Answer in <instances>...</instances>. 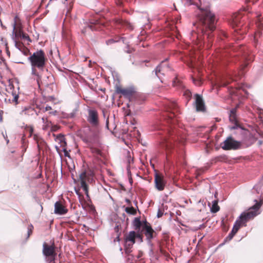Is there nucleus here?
Instances as JSON below:
<instances>
[{"instance_id": "1", "label": "nucleus", "mask_w": 263, "mask_h": 263, "mask_svg": "<svg viewBox=\"0 0 263 263\" xmlns=\"http://www.w3.org/2000/svg\"><path fill=\"white\" fill-rule=\"evenodd\" d=\"M200 11L199 14L198 22L196 30L191 33L192 40L199 45V47L206 46L210 48L213 45L215 36L216 35V42L224 41L228 36L223 31L216 28V19L215 14L210 10V6H198Z\"/></svg>"}, {"instance_id": "2", "label": "nucleus", "mask_w": 263, "mask_h": 263, "mask_svg": "<svg viewBox=\"0 0 263 263\" xmlns=\"http://www.w3.org/2000/svg\"><path fill=\"white\" fill-rule=\"evenodd\" d=\"M175 118V117H173V120L172 121H169L168 122V121L163 117L164 121L170 125L169 127H167L166 129L164 128V123H160V124L158 125L156 127V130L158 131L157 134L160 136V144L162 146L165 147L166 148H172L173 146V142L168 138V137L172 139L173 141L176 140V139H175L174 135L175 133L174 129V127H172L171 125V124H174L175 122L177 121V119H174ZM176 118H177V117Z\"/></svg>"}, {"instance_id": "3", "label": "nucleus", "mask_w": 263, "mask_h": 263, "mask_svg": "<svg viewBox=\"0 0 263 263\" xmlns=\"http://www.w3.org/2000/svg\"><path fill=\"white\" fill-rule=\"evenodd\" d=\"M31 66H36L39 69L42 70L45 66L47 59L44 51L40 49L31 54L28 58Z\"/></svg>"}, {"instance_id": "4", "label": "nucleus", "mask_w": 263, "mask_h": 263, "mask_svg": "<svg viewBox=\"0 0 263 263\" xmlns=\"http://www.w3.org/2000/svg\"><path fill=\"white\" fill-rule=\"evenodd\" d=\"M165 113L163 117L166 119L168 122L173 120V117H177L180 114V110L177 104L173 101H167L164 104Z\"/></svg>"}, {"instance_id": "5", "label": "nucleus", "mask_w": 263, "mask_h": 263, "mask_svg": "<svg viewBox=\"0 0 263 263\" xmlns=\"http://www.w3.org/2000/svg\"><path fill=\"white\" fill-rule=\"evenodd\" d=\"M43 254L45 257L48 262H53L57 256L55 247L54 243L50 246L46 242H44L43 245Z\"/></svg>"}, {"instance_id": "6", "label": "nucleus", "mask_w": 263, "mask_h": 263, "mask_svg": "<svg viewBox=\"0 0 263 263\" xmlns=\"http://www.w3.org/2000/svg\"><path fill=\"white\" fill-rule=\"evenodd\" d=\"M220 146L224 150L237 149L240 146V143L230 136L221 143Z\"/></svg>"}, {"instance_id": "7", "label": "nucleus", "mask_w": 263, "mask_h": 263, "mask_svg": "<svg viewBox=\"0 0 263 263\" xmlns=\"http://www.w3.org/2000/svg\"><path fill=\"white\" fill-rule=\"evenodd\" d=\"M168 58H166L164 60L162 61L161 63L159 64L154 70L155 75L160 80L161 83H163V81L162 80V77L160 76V74L164 76L165 75V72L167 69L169 68L168 64L166 63V62Z\"/></svg>"}, {"instance_id": "8", "label": "nucleus", "mask_w": 263, "mask_h": 263, "mask_svg": "<svg viewBox=\"0 0 263 263\" xmlns=\"http://www.w3.org/2000/svg\"><path fill=\"white\" fill-rule=\"evenodd\" d=\"M142 232L145 235L146 239L148 241V244L150 246L152 245L151 240L154 238V230L152 228L150 224L145 220L144 221V226L143 229L141 230Z\"/></svg>"}, {"instance_id": "9", "label": "nucleus", "mask_w": 263, "mask_h": 263, "mask_svg": "<svg viewBox=\"0 0 263 263\" xmlns=\"http://www.w3.org/2000/svg\"><path fill=\"white\" fill-rule=\"evenodd\" d=\"M88 121L93 126H97L99 125V117L98 111L96 109H88Z\"/></svg>"}, {"instance_id": "10", "label": "nucleus", "mask_w": 263, "mask_h": 263, "mask_svg": "<svg viewBox=\"0 0 263 263\" xmlns=\"http://www.w3.org/2000/svg\"><path fill=\"white\" fill-rule=\"evenodd\" d=\"M116 92L117 93L122 94L125 98L129 99L136 92V90L133 86L126 88H121L119 86H117Z\"/></svg>"}, {"instance_id": "11", "label": "nucleus", "mask_w": 263, "mask_h": 263, "mask_svg": "<svg viewBox=\"0 0 263 263\" xmlns=\"http://www.w3.org/2000/svg\"><path fill=\"white\" fill-rule=\"evenodd\" d=\"M242 16L240 13L234 14L232 16L230 21V24L232 27L234 28L235 27H242L243 23L241 21Z\"/></svg>"}, {"instance_id": "12", "label": "nucleus", "mask_w": 263, "mask_h": 263, "mask_svg": "<svg viewBox=\"0 0 263 263\" xmlns=\"http://www.w3.org/2000/svg\"><path fill=\"white\" fill-rule=\"evenodd\" d=\"M256 216L255 213H250L249 211L247 212H243L239 216L238 218L236 221H238V224H240V227L242 224L246 223L250 219L253 218Z\"/></svg>"}, {"instance_id": "13", "label": "nucleus", "mask_w": 263, "mask_h": 263, "mask_svg": "<svg viewBox=\"0 0 263 263\" xmlns=\"http://www.w3.org/2000/svg\"><path fill=\"white\" fill-rule=\"evenodd\" d=\"M195 99V105L197 111H203L205 110L204 103L201 95L195 93L194 95Z\"/></svg>"}, {"instance_id": "14", "label": "nucleus", "mask_w": 263, "mask_h": 263, "mask_svg": "<svg viewBox=\"0 0 263 263\" xmlns=\"http://www.w3.org/2000/svg\"><path fill=\"white\" fill-rule=\"evenodd\" d=\"M155 184L156 188L158 191L163 190L165 185V181L163 177L156 173L155 175Z\"/></svg>"}, {"instance_id": "15", "label": "nucleus", "mask_w": 263, "mask_h": 263, "mask_svg": "<svg viewBox=\"0 0 263 263\" xmlns=\"http://www.w3.org/2000/svg\"><path fill=\"white\" fill-rule=\"evenodd\" d=\"M86 177V173L85 171L83 172L80 175V179L81 180V186L84 191L87 197L89 199L90 198L88 194V187L87 184L86 183L85 181Z\"/></svg>"}, {"instance_id": "16", "label": "nucleus", "mask_w": 263, "mask_h": 263, "mask_svg": "<svg viewBox=\"0 0 263 263\" xmlns=\"http://www.w3.org/2000/svg\"><path fill=\"white\" fill-rule=\"evenodd\" d=\"M240 228V224H238V221H236L233 226L232 230L229 234V235L225 238L224 242H227L230 241L238 232Z\"/></svg>"}, {"instance_id": "17", "label": "nucleus", "mask_w": 263, "mask_h": 263, "mask_svg": "<svg viewBox=\"0 0 263 263\" xmlns=\"http://www.w3.org/2000/svg\"><path fill=\"white\" fill-rule=\"evenodd\" d=\"M68 210L62 204L60 201H57L54 204V213L62 215L67 213Z\"/></svg>"}, {"instance_id": "18", "label": "nucleus", "mask_w": 263, "mask_h": 263, "mask_svg": "<svg viewBox=\"0 0 263 263\" xmlns=\"http://www.w3.org/2000/svg\"><path fill=\"white\" fill-rule=\"evenodd\" d=\"M144 221H141L140 217H135L133 222V224L136 231H140L144 226Z\"/></svg>"}, {"instance_id": "19", "label": "nucleus", "mask_w": 263, "mask_h": 263, "mask_svg": "<svg viewBox=\"0 0 263 263\" xmlns=\"http://www.w3.org/2000/svg\"><path fill=\"white\" fill-rule=\"evenodd\" d=\"M253 61V57L252 56L248 55L247 53H244L243 54L242 62L241 63L242 69L243 70V69L248 66L249 63Z\"/></svg>"}, {"instance_id": "20", "label": "nucleus", "mask_w": 263, "mask_h": 263, "mask_svg": "<svg viewBox=\"0 0 263 263\" xmlns=\"http://www.w3.org/2000/svg\"><path fill=\"white\" fill-rule=\"evenodd\" d=\"M254 201L255 202V204H254L253 206H252L251 208H250V210L251 211H249L250 213H255V214H256V216L257 215V211L258 210L260 209V208L261 207V206L262 205V201L261 200L259 202H258V201L255 199L254 200Z\"/></svg>"}, {"instance_id": "21", "label": "nucleus", "mask_w": 263, "mask_h": 263, "mask_svg": "<svg viewBox=\"0 0 263 263\" xmlns=\"http://www.w3.org/2000/svg\"><path fill=\"white\" fill-rule=\"evenodd\" d=\"M254 201L255 202V204H254L253 206H252L251 208H250V210L251 211H249L250 213H255V214H256V216L257 215V211L258 210L260 209V208L261 207V206L262 205V201L261 200L259 202H258V201L255 199L254 200Z\"/></svg>"}, {"instance_id": "22", "label": "nucleus", "mask_w": 263, "mask_h": 263, "mask_svg": "<svg viewBox=\"0 0 263 263\" xmlns=\"http://www.w3.org/2000/svg\"><path fill=\"white\" fill-rule=\"evenodd\" d=\"M136 232L134 231H130L128 235L126 237L125 240L130 241L131 243H135Z\"/></svg>"}, {"instance_id": "23", "label": "nucleus", "mask_w": 263, "mask_h": 263, "mask_svg": "<svg viewBox=\"0 0 263 263\" xmlns=\"http://www.w3.org/2000/svg\"><path fill=\"white\" fill-rule=\"evenodd\" d=\"M240 90H242L243 91H245L243 86L242 84H241L240 85H238L237 87H236L234 88H232L230 90V94L232 95L238 96L239 95V91Z\"/></svg>"}, {"instance_id": "24", "label": "nucleus", "mask_w": 263, "mask_h": 263, "mask_svg": "<svg viewBox=\"0 0 263 263\" xmlns=\"http://www.w3.org/2000/svg\"><path fill=\"white\" fill-rule=\"evenodd\" d=\"M234 29V32L236 34H235V35H236V34L240 35V36H242V34L245 33L246 32L247 29L246 28L245 29L242 28V27L238 28L235 27ZM241 39V36L238 37L237 38V40H240Z\"/></svg>"}, {"instance_id": "25", "label": "nucleus", "mask_w": 263, "mask_h": 263, "mask_svg": "<svg viewBox=\"0 0 263 263\" xmlns=\"http://www.w3.org/2000/svg\"><path fill=\"white\" fill-rule=\"evenodd\" d=\"M238 107V105H237L236 107L231 109L229 115V120L230 122L235 121V119H236V111Z\"/></svg>"}, {"instance_id": "26", "label": "nucleus", "mask_w": 263, "mask_h": 263, "mask_svg": "<svg viewBox=\"0 0 263 263\" xmlns=\"http://www.w3.org/2000/svg\"><path fill=\"white\" fill-rule=\"evenodd\" d=\"M211 208V212L213 213H217L220 209L219 206L218 205V201L214 200L212 201V205Z\"/></svg>"}, {"instance_id": "27", "label": "nucleus", "mask_w": 263, "mask_h": 263, "mask_svg": "<svg viewBox=\"0 0 263 263\" xmlns=\"http://www.w3.org/2000/svg\"><path fill=\"white\" fill-rule=\"evenodd\" d=\"M57 139L59 141V142L61 143V146L65 147L67 143L65 141V139L63 135L61 134H59L57 136Z\"/></svg>"}, {"instance_id": "28", "label": "nucleus", "mask_w": 263, "mask_h": 263, "mask_svg": "<svg viewBox=\"0 0 263 263\" xmlns=\"http://www.w3.org/2000/svg\"><path fill=\"white\" fill-rule=\"evenodd\" d=\"M125 211L127 213L133 215H136L137 213L136 209H134L133 206L126 207L125 209Z\"/></svg>"}, {"instance_id": "29", "label": "nucleus", "mask_w": 263, "mask_h": 263, "mask_svg": "<svg viewBox=\"0 0 263 263\" xmlns=\"http://www.w3.org/2000/svg\"><path fill=\"white\" fill-rule=\"evenodd\" d=\"M141 232V230L140 231H136V236L135 238H137L139 240L140 242H143V236Z\"/></svg>"}, {"instance_id": "30", "label": "nucleus", "mask_w": 263, "mask_h": 263, "mask_svg": "<svg viewBox=\"0 0 263 263\" xmlns=\"http://www.w3.org/2000/svg\"><path fill=\"white\" fill-rule=\"evenodd\" d=\"M35 68H36V66H31V74L36 76L38 78L41 79V77L37 72Z\"/></svg>"}, {"instance_id": "31", "label": "nucleus", "mask_w": 263, "mask_h": 263, "mask_svg": "<svg viewBox=\"0 0 263 263\" xmlns=\"http://www.w3.org/2000/svg\"><path fill=\"white\" fill-rule=\"evenodd\" d=\"M184 95L187 99L188 101L192 98V93L189 90H186L184 92Z\"/></svg>"}, {"instance_id": "32", "label": "nucleus", "mask_w": 263, "mask_h": 263, "mask_svg": "<svg viewBox=\"0 0 263 263\" xmlns=\"http://www.w3.org/2000/svg\"><path fill=\"white\" fill-rule=\"evenodd\" d=\"M256 24L258 29H261L263 27V23L260 17H258L256 22Z\"/></svg>"}, {"instance_id": "33", "label": "nucleus", "mask_w": 263, "mask_h": 263, "mask_svg": "<svg viewBox=\"0 0 263 263\" xmlns=\"http://www.w3.org/2000/svg\"><path fill=\"white\" fill-rule=\"evenodd\" d=\"M21 51L25 55H27L28 54H31V53L30 52L29 49L28 48L26 47L25 46H24L23 47V48L22 49V50Z\"/></svg>"}, {"instance_id": "34", "label": "nucleus", "mask_w": 263, "mask_h": 263, "mask_svg": "<svg viewBox=\"0 0 263 263\" xmlns=\"http://www.w3.org/2000/svg\"><path fill=\"white\" fill-rule=\"evenodd\" d=\"M20 36L23 39H26L27 41H28L29 42H31V40L29 37V35L26 33H21Z\"/></svg>"}, {"instance_id": "35", "label": "nucleus", "mask_w": 263, "mask_h": 263, "mask_svg": "<svg viewBox=\"0 0 263 263\" xmlns=\"http://www.w3.org/2000/svg\"><path fill=\"white\" fill-rule=\"evenodd\" d=\"M33 229V227L31 224L28 226L27 239H28L30 237V235L32 234Z\"/></svg>"}, {"instance_id": "36", "label": "nucleus", "mask_w": 263, "mask_h": 263, "mask_svg": "<svg viewBox=\"0 0 263 263\" xmlns=\"http://www.w3.org/2000/svg\"><path fill=\"white\" fill-rule=\"evenodd\" d=\"M15 46L16 48H17L20 51H21L22 49L24 47V45L22 43H18L16 41H15Z\"/></svg>"}, {"instance_id": "37", "label": "nucleus", "mask_w": 263, "mask_h": 263, "mask_svg": "<svg viewBox=\"0 0 263 263\" xmlns=\"http://www.w3.org/2000/svg\"><path fill=\"white\" fill-rule=\"evenodd\" d=\"M134 244V243H131V242H130V241L125 240L124 241V248L132 249Z\"/></svg>"}, {"instance_id": "38", "label": "nucleus", "mask_w": 263, "mask_h": 263, "mask_svg": "<svg viewBox=\"0 0 263 263\" xmlns=\"http://www.w3.org/2000/svg\"><path fill=\"white\" fill-rule=\"evenodd\" d=\"M232 122L234 124L233 126H232L231 127V129H238V128H240V126L238 124V123L237 122V119H235V121H233Z\"/></svg>"}, {"instance_id": "39", "label": "nucleus", "mask_w": 263, "mask_h": 263, "mask_svg": "<svg viewBox=\"0 0 263 263\" xmlns=\"http://www.w3.org/2000/svg\"><path fill=\"white\" fill-rule=\"evenodd\" d=\"M91 152L92 153H93L98 156L101 155V152L100 151V149H99L97 148H93V147L91 148Z\"/></svg>"}, {"instance_id": "40", "label": "nucleus", "mask_w": 263, "mask_h": 263, "mask_svg": "<svg viewBox=\"0 0 263 263\" xmlns=\"http://www.w3.org/2000/svg\"><path fill=\"white\" fill-rule=\"evenodd\" d=\"M123 25H124L125 26H126L127 28H128L130 30H133L134 29V27H133V25L130 23H129L127 21H124L123 22Z\"/></svg>"}, {"instance_id": "41", "label": "nucleus", "mask_w": 263, "mask_h": 263, "mask_svg": "<svg viewBox=\"0 0 263 263\" xmlns=\"http://www.w3.org/2000/svg\"><path fill=\"white\" fill-rule=\"evenodd\" d=\"M12 95L13 96V101L15 102L16 104H18V95L14 92H12Z\"/></svg>"}, {"instance_id": "42", "label": "nucleus", "mask_w": 263, "mask_h": 263, "mask_svg": "<svg viewBox=\"0 0 263 263\" xmlns=\"http://www.w3.org/2000/svg\"><path fill=\"white\" fill-rule=\"evenodd\" d=\"M126 258L128 261H131L130 263H133V260L135 259V256L133 255H128L126 256Z\"/></svg>"}, {"instance_id": "43", "label": "nucleus", "mask_w": 263, "mask_h": 263, "mask_svg": "<svg viewBox=\"0 0 263 263\" xmlns=\"http://www.w3.org/2000/svg\"><path fill=\"white\" fill-rule=\"evenodd\" d=\"M192 80L193 83L196 85H200L201 83V81L200 80H197L194 78H192Z\"/></svg>"}, {"instance_id": "44", "label": "nucleus", "mask_w": 263, "mask_h": 263, "mask_svg": "<svg viewBox=\"0 0 263 263\" xmlns=\"http://www.w3.org/2000/svg\"><path fill=\"white\" fill-rule=\"evenodd\" d=\"M63 151L64 153V156L65 157H70V155H69V152L67 151L66 147H63Z\"/></svg>"}, {"instance_id": "45", "label": "nucleus", "mask_w": 263, "mask_h": 263, "mask_svg": "<svg viewBox=\"0 0 263 263\" xmlns=\"http://www.w3.org/2000/svg\"><path fill=\"white\" fill-rule=\"evenodd\" d=\"M59 126L56 125H53L51 126V130L53 132H56L59 129Z\"/></svg>"}, {"instance_id": "46", "label": "nucleus", "mask_w": 263, "mask_h": 263, "mask_svg": "<svg viewBox=\"0 0 263 263\" xmlns=\"http://www.w3.org/2000/svg\"><path fill=\"white\" fill-rule=\"evenodd\" d=\"M163 215V212L160 209H159L157 212V217L158 218H160Z\"/></svg>"}, {"instance_id": "47", "label": "nucleus", "mask_w": 263, "mask_h": 263, "mask_svg": "<svg viewBox=\"0 0 263 263\" xmlns=\"http://www.w3.org/2000/svg\"><path fill=\"white\" fill-rule=\"evenodd\" d=\"M124 251H125V254H126V256L131 254H130V253L132 252L131 249H128V248H124Z\"/></svg>"}, {"instance_id": "48", "label": "nucleus", "mask_w": 263, "mask_h": 263, "mask_svg": "<svg viewBox=\"0 0 263 263\" xmlns=\"http://www.w3.org/2000/svg\"><path fill=\"white\" fill-rule=\"evenodd\" d=\"M261 35V32L260 31H258L256 32L254 36V40H256L258 37H259Z\"/></svg>"}, {"instance_id": "49", "label": "nucleus", "mask_w": 263, "mask_h": 263, "mask_svg": "<svg viewBox=\"0 0 263 263\" xmlns=\"http://www.w3.org/2000/svg\"><path fill=\"white\" fill-rule=\"evenodd\" d=\"M189 5H195L196 0H185Z\"/></svg>"}, {"instance_id": "50", "label": "nucleus", "mask_w": 263, "mask_h": 263, "mask_svg": "<svg viewBox=\"0 0 263 263\" xmlns=\"http://www.w3.org/2000/svg\"><path fill=\"white\" fill-rule=\"evenodd\" d=\"M74 191L76 192V194L78 196L79 198H80L82 195L81 193L79 192V190L75 188Z\"/></svg>"}, {"instance_id": "51", "label": "nucleus", "mask_w": 263, "mask_h": 263, "mask_svg": "<svg viewBox=\"0 0 263 263\" xmlns=\"http://www.w3.org/2000/svg\"><path fill=\"white\" fill-rule=\"evenodd\" d=\"M223 157L222 156H219L216 158H215V160L216 161H220L222 160Z\"/></svg>"}, {"instance_id": "52", "label": "nucleus", "mask_w": 263, "mask_h": 263, "mask_svg": "<svg viewBox=\"0 0 263 263\" xmlns=\"http://www.w3.org/2000/svg\"><path fill=\"white\" fill-rule=\"evenodd\" d=\"M105 126H106V127L107 129H108V126H109V119H108V117L106 119Z\"/></svg>"}, {"instance_id": "53", "label": "nucleus", "mask_w": 263, "mask_h": 263, "mask_svg": "<svg viewBox=\"0 0 263 263\" xmlns=\"http://www.w3.org/2000/svg\"><path fill=\"white\" fill-rule=\"evenodd\" d=\"M51 109V107L50 106H46V107L45 108V110H44V111H47L48 110H49Z\"/></svg>"}, {"instance_id": "54", "label": "nucleus", "mask_w": 263, "mask_h": 263, "mask_svg": "<svg viewBox=\"0 0 263 263\" xmlns=\"http://www.w3.org/2000/svg\"><path fill=\"white\" fill-rule=\"evenodd\" d=\"M88 26L92 30H93L96 29L95 27L93 25H89Z\"/></svg>"}, {"instance_id": "55", "label": "nucleus", "mask_w": 263, "mask_h": 263, "mask_svg": "<svg viewBox=\"0 0 263 263\" xmlns=\"http://www.w3.org/2000/svg\"><path fill=\"white\" fill-rule=\"evenodd\" d=\"M114 42H115L114 40H108V41H106V44L107 45H108V44H109L110 43H114Z\"/></svg>"}, {"instance_id": "56", "label": "nucleus", "mask_w": 263, "mask_h": 263, "mask_svg": "<svg viewBox=\"0 0 263 263\" xmlns=\"http://www.w3.org/2000/svg\"><path fill=\"white\" fill-rule=\"evenodd\" d=\"M125 202L127 203H128V204H131V201H130V200L129 199H125Z\"/></svg>"}, {"instance_id": "57", "label": "nucleus", "mask_w": 263, "mask_h": 263, "mask_svg": "<svg viewBox=\"0 0 263 263\" xmlns=\"http://www.w3.org/2000/svg\"><path fill=\"white\" fill-rule=\"evenodd\" d=\"M130 123L132 125H135L136 123V121L135 120H133L132 121H130Z\"/></svg>"}, {"instance_id": "58", "label": "nucleus", "mask_w": 263, "mask_h": 263, "mask_svg": "<svg viewBox=\"0 0 263 263\" xmlns=\"http://www.w3.org/2000/svg\"><path fill=\"white\" fill-rule=\"evenodd\" d=\"M133 161H134L133 159H132L130 158V157H129V158L128 159V160L129 163H130L131 162H133Z\"/></svg>"}, {"instance_id": "59", "label": "nucleus", "mask_w": 263, "mask_h": 263, "mask_svg": "<svg viewBox=\"0 0 263 263\" xmlns=\"http://www.w3.org/2000/svg\"><path fill=\"white\" fill-rule=\"evenodd\" d=\"M119 6H121L122 4V2L120 1H118V3L117 4Z\"/></svg>"}, {"instance_id": "60", "label": "nucleus", "mask_w": 263, "mask_h": 263, "mask_svg": "<svg viewBox=\"0 0 263 263\" xmlns=\"http://www.w3.org/2000/svg\"><path fill=\"white\" fill-rule=\"evenodd\" d=\"M257 0H246V1L247 2H252L253 3H255L257 1Z\"/></svg>"}, {"instance_id": "61", "label": "nucleus", "mask_w": 263, "mask_h": 263, "mask_svg": "<svg viewBox=\"0 0 263 263\" xmlns=\"http://www.w3.org/2000/svg\"><path fill=\"white\" fill-rule=\"evenodd\" d=\"M115 241H120V237L119 236H118L117 237H116V238H115Z\"/></svg>"}, {"instance_id": "62", "label": "nucleus", "mask_w": 263, "mask_h": 263, "mask_svg": "<svg viewBox=\"0 0 263 263\" xmlns=\"http://www.w3.org/2000/svg\"><path fill=\"white\" fill-rule=\"evenodd\" d=\"M55 148H56L57 151L58 152H59V150H60V149H59V147H58V146H55Z\"/></svg>"}, {"instance_id": "63", "label": "nucleus", "mask_w": 263, "mask_h": 263, "mask_svg": "<svg viewBox=\"0 0 263 263\" xmlns=\"http://www.w3.org/2000/svg\"><path fill=\"white\" fill-rule=\"evenodd\" d=\"M56 111H52V112H50V114H53V115H55V113H56Z\"/></svg>"}, {"instance_id": "64", "label": "nucleus", "mask_w": 263, "mask_h": 263, "mask_svg": "<svg viewBox=\"0 0 263 263\" xmlns=\"http://www.w3.org/2000/svg\"><path fill=\"white\" fill-rule=\"evenodd\" d=\"M141 254H139L137 256V259H139L141 257Z\"/></svg>"}]
</instances>
